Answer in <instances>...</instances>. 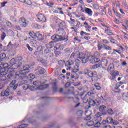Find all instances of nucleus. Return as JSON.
I'll list each match as a JSON object with an SVG mask.
<instances>
[{"instance_id":"obj_1","label":"nucleus","mask_w":128,"mask_h":128,"mask_svg":"<svg viewBox=\"0 0 128 128\" xmlns=\"http://www.w3.org/2000/svg\"><path fill=\"white\" fill-rule=\"evenodd\" d=\"M30 72V66L26 65L24 66L22 70L15 73V78H18L19 80H20L18 82L20 86L28 84V80H24L26 78V74H28Z\"/></svg>"},{"instance_id":"obj_2","label":"nucleus","mask_w":128,"mask_h":128,"mask_svg":"<svg viewBox=\"0 0 128 128\" xmlns=\"http://www.w3.org/2000/svg\"><path fill=\"white\" fill-rule=\"evenodd\" d=\"M52 40L54 41L50 42L48 44L46 45L47 48H52L54 46V42H62V40H64L66 38L60 35L54 34L52 36Z\"/></svg>"},{"instance_id":"obj_3","label":"nucleus","mask_w":128,"mask_h":128,"mask_svg":"<svg viewBox=\"0 0 128 128\" xmlns=\"http://www.w3.org/2000/svg\"><path fill=\"white\" fill-rule=\"evenodd\" d=\"M9 62L12 68L16 70L20 66H22V58L20 56L16 58H13Z\"/></svg>"},{"instance_id":"obj_4","label":"nucleus","mask_w":128,"mask_h":128,"mask_svg":"<svg viewBox=\"0 0 128 128\" xmlns=\"http://www.w3.org/2000/svg\"><path fill=\"white\" fill-rule=\"evenodd\" d=\"M89 56V62L90 64H96V62H100V53L96 52L94 55H88Z\"/></svg>"},{"instance_id":"obj_5","label":"nucleus","mask_w":128,"mask_h":128,"mask_svg":"<svg viewBox=\"0 0 128 128\" xmlns=\"http://www.w3.org/2000/svg\"><path fill=\"white\" fill-rule=\"evenodd\" d=\"M34 86H36L38 90H44L48 87V84H46L45 82H40V81H34L33 82Z\"/></svg>"},{"instance_id":"obj_6","label":"nucleus","mask_w":128,"mask_h":128,"mask_svg":"<svg viewBox=\"0 0 128 128\" xmlns=\"http://www.w3.org/2000/svg\"><path fill=\"white\" fill-rule=\"evenodd\" d=\"M92 94H94L92 92H88V94H86L84 97L82 98L83 102L86 104V102L90 100V99L92 98Z\"/></svg>"},{"instance_id":"obj_7","label":"nucleus","mask_w":128,"mask_h":128,"mask_svg":"<svg viewBox=\"0 0 128 128\" xmlns=\"http://www.w3.org/2000/svg\"><path fill=\"white\" fill-rule=\"evenodd\" d=\"M120 73L117 70H114L110 72V74L109 76L110 80H115L116 76H119Z\"/></svg>"},{"instance_id":"obj_8","label":"nucleus","mask_w":128,"mask_h":128,"mask_svg":"<svg viewBox=\"0 0 128 128\" xmlns=\"http://www.w3.org/2000/svg\"><path fill=\"white\" fill-rule=\"evenodd\" d=\"M20 22L23 28L28 26V20L24 18H22L20 20Z\"/></svg>"},{"instance_id":"obj_9","label":"nucleus","mask_w":128,"mask_h":128,"mask_svg":"<svg viewBox=\"0 0 128 128\" xmlns=\"http://www.w3.org/2000/svg\"><path fill=\"white\" fill-rule=\"evenodd\" d=\"M36 17L40 22H46V16L42 14H39L36 16Z\"/></svg>"},{"instance_id":"obj_10","label":"nucleus","mask_w":128,"mask_h":128,"mask_svg":"<svg viewBox=\"0 0 128 128\" xmlns=\"http://www.w3.org/2000/svg\"><path fill=\"white\" fill-rule=\"evenodd\" d=\"M36 72H37V74H44L46 72V70L44 68H42L41 66H38L36 70Z\"/></svg>"},{"instance_id":"obj_11","label":"nucleus","mask_w":128,"mask_h":128,"mask_svg":"<svg viewBox=\"0 0 128 128\" xmlns=\"http://www.w3.org/2000/svg\"><path fill=\"white\" fill-rule=\"evenodd\" d=\"M18 84H16V80H14L12 81V82L10 84V88L12 89V88L13 90H16L18 88Z\"/></svg>"},{"instance_id":"obj_12","label":"nucleus","mask_w":128,"mask_h":128,"mask_svg":"<svg viewBox=\"0 0 128 128\" xmlns=\"http://www.w3.org/2000/svg\"><path fill=\"white\" fill-rule=\"evenodd\" d=\"M92 112L90 110H86L85 112V115L86 116L84 118V120H90L91 117L90 116H92Z\"/></svg>"},{"instance_id":"obj_13","label":"nucleus","mask_w":128,"mask_h":128,"mask_svg":"<svg viewBox=\"0 0 128 128\" xmlns=\"http://www.w3.org/2000/svg\"><path fill=\"white\" fill-rule=\"evenodd\" d=\"M10 88H8L4 91H2L1 92L2 96H10Z\"/></svg>"},{"instance_id":"obj_14","label":"nucleus","mask_w":128,"mask_h":128,"mask_svg":"<svg viewBox=\"0 0 128 128\" xmlns=\"http://www.w3.org/2000/svg\"><path fill=\"white\" fill-rule=\"evenodd\" d=\"M87 76H89V78H97L98 77V74L96 72H89Z\"/></svg>"},{"instance_id":"obj_15","label":"nucleus","mask_w":128,"mask_h":128,"mask_svg":"<svg viewBox=\"0 0 128 128\" xmlns=\"http://www.w3.org/2000/svg\"><path fill=\"white\" fill-rule=\"evenodd\" d=\"M97 46H98V50L99 52H100V50H102L104 48V44L102 43H100V42H98L97 44Z\"/></svg>"},{"instance_id":"obj_16","label":"nucleus","mask_w":128,"mask_h":128,"mask_svg":"<svg viewBox=\"0 0 128 128\" xmlns=\"http://www.w3.org/2000/svg\"><path fill=\"white\" fill-rule=\"evenodd\" d=\"M78 68H80V66L75 65V66H74V68L70 70L72 72L73 74H76V72H78L79 70Z\"/></svg>"},{"instance_id":"obj_17","label":"nucleus","mask_w":128,"mask_h":128,"mask_svg":"<svg viewBox=\"0 0 128 128\" xmlns=\"http://www.w3.org/2000/svg\"><path fill=\"white\" fill-rule=\"evenodd\" d=\"M0 60L1 62H2V60H8L6 53H2L0 54Z\"/></svg>"},{"instance_id":"obj_18","label":"nucleus","mask_w":128,"mask_h":128,"mask_svg":"<svg viewBox=\"0 0 128 128\" xmlns=\"http://www.w3.org/2000/svg\"><path fill=\"white\" fill-rule=\"evenodd\" d=\"M85 12L88 14L90 16H92V10H90V8H86Z\"/></svg>"},{"instance_id":"obj_19","label":"nucleus","mask_w":128,"mask_h":128,"mask_svg":"<svg viewBox=\"0 0 128 128\" xmlns=\"http://www.w3.org/2000/svg\"><path fill=\"white\" fill-rule=\"evenodd\" d=\"M74 60H69L66 62V66H74Z\"/></svg>"},{"instance_id":"obj_20","label":"nucleus","mask_w":128,"mask_h":128,"mask_svg":"<svg viewBox=\"0 0 128 128\" xmlns=\"http://www.w3.org/2000/svg\"><path fill=\"white\" fill-rule=\"evenodd\" d=\"M92 98H94V97L92 96V98L89 99L88 104L90 106H96V102H94V100H92Z\"/></svg>"},{"instance_id":"obj_21","label":"nucleus","mask_w":128,"mask_h":128,"mask_svg":"<svg viewBox=\"0 0 128 128\" xmlns=\"http://www.w3.org/2000/svg\"><path fill=\"white\" fill-rule=\"evenodd\" d=\"M114 68V65L113 63H111L107 68V70L108 72H110V70H112Z\"/></svg>"},{"instance_id":"obj_22","label":"nucleus","mask_w":128,"mask_h":128,"mask_svg":"<svg viewBox=\"0 0 128 128\" xmlns=\"http://www.w3.org/2000/svg\"><path fill=\"white\" fill-rule=\"evenodd\" d=\"M88 62H89V56H88L86 57L84 56L82 59V64H86Z\"/></svg>"},{"instance_id":"obj_23","label":"nucleus","mask_w":128,"mask_h":128,"mask_svg":"<svg viewBox=\"0 0 128 128\" xmlns=\"http://www.w3.org/2000/svg\"><path fill=\"white\" fill-rule=\"evenodd\" d=\"M106 106L102 105L100 106L99 108V110L100 112H106Z\"/></svg>"},{"instance_id":"obj_24","label":"nucleus","mask_w":128,"mask_h":128,"mask_svg":"<svg viewBox=\"0 0 128 128\" xmlns=\"http://www.w3.org/2000/svg\"><path fill=\"white\" fill-rule=\"evenodd\" d=\"M7 78L10 80H14V75L12 73H10V74H8Z\"/></svg>"},{"instance_id":"obj_25","label":"nucleus","mask_w":128,"mask_h":128,"mask_svg":"<svg viewBox=\"0 0 128 128\" xmlns=\"http://www.w3.org/2000/svg\"><path fill=\"white\" fill-rule=\"evenodd\" d=\"M84 56H86V54H84L82 52L79 53L78 54V58H80V60H82V58H84Z\"/></svg>"},{"instance_id":"obj_26","label":"nucleus","mask_w":128,"mask_h":128,"mask_svg":"<svg viewBox=\"0 0 128 128\" xmlns=\"http://www.w3.org/2000/svg\"><path fill=\"white\" fill-rule=\"evenodd\" d=\"M106 122L108 124H112L114 122V118L111 117H108L106 119Z\"/></svg>"},{"instance_id":"obj_27","label":"nucleus","mask_w":128,"mask_h":128,"mask_svg":"<svg viewBox=\"0 0 128 128\" xmlns=\"http://www.w3.org/2000/svg\"><path fill=\"white\" fill-rule=\"evenodd\" d=\"M36 78V75L31 73L28 76H26V78H31V80H34Z\"/></svg>"},{"instance_id":"obj_28","label":"nucleus","mask_w":128,"mask_h":128,"mask_svg":"<svg viewBox=\"0 0 128 128\" xmlns=\"http://www.w3.org/2000/svg\"><path fill=\"white\" fill-rule=\"evenodd\" d=\"M104 32L107 34L108 36H114V33H112V30H110L106 29L104 30Z\"/></svg>"},{"instance_id":"obj_29","label":"nucleus","mask_w":128,"mask_h":128,"mask_svg":"<svg viewBox=\"0 0 128 128\" xmlns=\"http://www.w3.org/2000/svg\"><path fill=\"white\" fill-rule=\"evenodd\" d=\"M0 66H3V68H4L5 70L6 68H8V63H5L4 64H2V62H0Z\"/></svg>"},{"instance_id":"obj_30","label":"nucleus","mask_w":128,"mask_h":128,"mask_svg":"<svg viewBox=\"0 0 128 128\" xmlns=\"http://www.w3.org/2000/svg\"><path fill=\"white\" fill-rule=\"evenodd\" d=\"M6 80V76L0 75V82H4Z\"/></svg>"},{"instance_id":"obj_31","label":"nucleus","mask_w":128,"mask_h":128,"mask_svg":"<svg viewBox=\"0 0 128 128\" xmlns=\"http://www.w3.org/2000/svg\"><path fill=\"white\" fill-rule=\"evenodd\" d=\"M108 60L106 59H104L102 60V64H103V66H108Z\"/></svg>"},{"instance_id":"obj_32","label":"nucleus","mask_w":128,"mask_h":128,"mask_svg":"<svg viewBox=\"0 0 128 128\" xmlns=\"http://www.w3.org/2000/svg\"><path fill=\"white\" fill-rule=\"evenodd\" d=\"M110 40V42H112V44H118V41H116V40L114 39V38L112 36H110L108 38Z\"/></svg>"},{"instance_id":"obj_33","label":"nucleus","mask_w":128,"mask_h":128,"mask_svg":"<svg viewBox=\"0 0 128 128\" xmlns=\"http://www.w3.org/2000/svg\"><path fill=\"white\" fill-rule=\"evenodd\" d=\"M29 34L32 38H36V34H34V32L32 31L29 32Z\"/></svg>"},{"instance_id":"obj_34","label":"nucleus","mask_w":128,"mask_h":128,"mask_svg":"<svg viewBox=\"0 0 128 128\" xmlns=\"http://www.w3.org/2000/svg\"><path fill=\"white\" fill-rule=\"evenodd\" d=\"M94 122L92 120L88 122L86 124V125L88 126H94Z\"/></svg>"},{"instance_id":"obj_35","label":"nucleus","mask_w":128,"mask_h":128,"mask_svg":"<svg viewBox=\"0 0 128 128\" xmlns=\"http://www.w3.org/2000/svg\"><path fill=\"white\" fill-rule=\"evenodd\" d=\"M120 84L122 86V84H124V82H120L118 83H117L116 84V86L115 87L116 90H118V88H120Z\"/></svg>"},{"instance_id":"obj_36","label":"nucleus","mask_w":128,"mask_h":128,"mask_svg":"<svg viewBox=\"0 0 128 128\" xmlns=\"http://www.w3.org/2000/svg\"><path fill=\"white\" fill-rule=\"evenodd\" d=\"M6 71L2 68V70L0 72V76H6Z\"/></svg>"},{"instance_id":"obj_37","label":"nucleus","mask_w":128,"mask_h":128,"mask_svg":"<svg viewBox=\"0 0 128 128\" xmlns=\"http://www.w3.org/2000/svg\"><path fill=\"white\" fill-rule=\"evenodd\" d=\"M100 64H96L92 66V68L93 70H96V68H100Z\"/></svg>"},{"instance_id":"obj_38","label":"nucleus","mask_w":128,"mask_h":128,"mask_svg":"<svg viewBox=\"0 0 128 128\" xmlns=\"http://www.w3.org/2000/svg\"><path fill=\"white\" fill-rule=\"evenodd\" d=\"M94 86H95V88H96L98 90H100L102 88L100 86V84H98V83H96L94 84Z\"/></svg>"},{"instance_id":"obj_39","label":"nucleus","mask_w":128,"mask_h":128,"mask_svg":"<svg viewBox=\"0 0 128 128\" xmlns=\"http://www.w3.org/2000/svg\"><path fill=\"white\" fill-rule=\"evenodd\" d=\"M35 36H36V38H40L42 37V34H40V32H36V33Z\"/></svg>"},{"instance_id":"obj_40","label":"nucleus","mask_w":128,"mask_h":128,"mask_svg":"<svg viewBox=\"0 0 128 128\" xmlns=\"http://www.w3.org/2000/svg\"><path fill=\"white\" fill-rule=\"evenodd\" d=\"M94 128H100L102 126V124L100 122H97L94 124Z\"/></svg>"},{"instance_id":"obj_41","label":"nucleus","mask_w":128,"mask_h":128,"mask_svg":"<svg viewBox=\"0 0 128 128\" xmlns=\"http://www.w3.org/2000/svg\"><path fill=\"white\" fill-rule=\"evenodd\" d=\"M37 50L40 52H42L44 50V47L42 46H40L38 47Z\"/></svg>"},{"instance_id":"obj_42","label":"nucleus","mask_w":128,"mask_h":128,"mask_svg":"<svg viewBox=\"0 0 128 128\" xmlns=\"http://www.w3.org/2000/svg\"><path fill=\"white\" fill-rule=\"evenodd\" d=\"M104 48L105 50H112V47L108 46H106L104 44Z\"/></svg>"},{"instance_id":"obj_43","label":"nucleus","mask_w":128,"mask_h":128,"mask_svg":"<svg viewBox=\"0 0 128 128\" xmlns=\"http://www.w3.org/2000/svg\"><path fill=\"white\" fill-rule=\"evenodd\" d=\"M6 36V34L4 32H2V34H1V39L2 40H4V38Z\"/></svg>"},{"instance_id":"obj_44","label":"nucleus","mask_w":128,"mask_h":128,"mask_svg":"<svg viewBox=\"0 0 128 128\" xmlns=\"http://www.w3.org/2000/svg\"><path fill=\"white\" fill-rule=\"evenodd\" d=\"M80 62L78 59H76L75 60V64L78 66H80Z\"/></svg>"},{"instance_id":"obj_45","label":"nucleus","mask_w":128,"mask_h":128,"mask_svg":"<svg viewBox=\"0 0 128 128\" xmlns=\"http://www.w3.org/2000/svg\"><path fill=\"white\" fill-rule=\"evenodd\" d=\"M26 47L28 48V50H30V52H32V50H34V49L30 47V44H26Z\"/></svg>"},{"instance_id":"obj_46","label":"nucleus","mask_w":128,"mask_h":128,"mask_svg":"<svg viewBox=\"0 0 128 128\" xmlns=\"http://www.w3.org/2000/svg\"><path fill=\"white\" fill-rule=\"evenodd\" d=\"M95 116L97 118H100V116H102V113L98 112L97 114H96Z\"/></svg>"},{"instance_id":"obj_47","label":"nucleus","mask_w":128,"mask_h":128,"mask_svg":"<svg viewBox=\"0 0 128 128\" xmlns=\"http://www.w3.org/2000/svg\"><path fill=\"white\" fill-rule=\"evenodd\" d=\"M28 88V85L25 84L24 86H23V90H26Z\"/></svg>"},{"instance_id":"obj_48","label":"nucleus","mask_w":128,"mask_h":128,"mask_svg":"<svg viewBox=\"0 0 128 128\" xmlns=\"http://www.w3.org/2000/svg\"><path fill=\"white\" fill-rule=\"evenodd\" d=\"M108 114L110 115L114 114V111L112 109L108 110Z\"/></svg>"},{"instance_id":"obj_49","label":"nucleus","mask_w":128,"mask_h":128,"mask_svg":"<svg viewBox=\"0 0 128 128\" xmlns=\"http://www.w3.org/2000/svg\"><path fill=\"white\" fill-rule=\"evenodd\" d=\"M82 114H84V112H82V110H78L77 112V114L78 116H82Z\"/></svg>"},{"instance_id":"obj_50","label":"nucleus","mask_w":128,"mask_h":128,"mask_svg":"<svg viewBox=\"0 0 128 128\" xmlns=\"http://www.w3.org/2000/svg\"><path fill=\"white\" fill-rule=\"evenodd\" d=\"M49 6H50V8H52V6H54V2H52V0H50L49 1Z\"/></svg>"},{"instance_id":"obj_51","label":"nucleus","mask_w":128,"mask_h":128,"mask_svg":"<svg viewBox=\"0 0 128 128\" xmlns=\"http://www.w3.org/2000/svg\"><path fill=\"white\" fill-rule=\"evenodd\" d=\"M66 78L70 80V72H67L66 74Z\"/></svg>"},{"instance_id":"obj_52","label":"nucleus","mask_w":128,"mask_h":128,"mask_svg":"<svg viewBox=\"0 0 128 128\" xmlns=\"http://www.w3.org/2000/svg\"><path fill=\"white\" fill-rule=\"evenodd\" d=\"M102 128H112V126L109 124H106L103 126Z\"/></svg>"},{"instance_id":"obj_53","label":"nucleus","mask_w":128,"mask_h":128,"mask_svg":"<svg viewBox=\"0 0 128 128\" xmlns=\"http://www.w3.org/2000/svg\"><path fill=\"white\" fill-rule=\"evenodd\" d=\"M26 4H28L29 6H30V4H32V1L30 0H26Z\"/></svg>"},{"instance_id":"obj_54","label":"nucleus","mask_w":128,"mask_h":128,"mask_svg":"<svg viewBox=\"0 0 128 128\" xmlns=\"http://www.w3.org/2000/svg\"><path fill=\"white\" fill-rule=\"evenodd\" d=\"M6 24L9 28H12V23L8 21L6 22Z\"/></svg>"},{"instance_id":"obj_55","label":"nucleus","mask_w":128,"mask_h":128,"mask_svg":"<svg viewBox=\"0 0 128 128\" xmlns=\"http://www.w3.org/2000/svg\"><path fill=\"white\" fill-rule=\"evenodd\" d=\"M60 46H62V45H60V44H56V46L54 47L55 48H56V50H58V48H60Z\"/></svg>"},{"instance_id":"obj_56","label":"nucleus","mask_w":128,"mask_h":128,"mask_svg":"<svg viewBox=\"0 0 128 128\" xmlns=\"http://www.w3.org/2000/svg\"><path fill=\"white\" fill-rule=\"evenodd\" d=\"M93 7L94 8V10H98V8H100V7L98 6V4L93 5Z\"/></svg>"},{"instance_id":"obj_57","label":"nucleus","mask_w":128,"mask_h":128,"mask_svg":"<svg viewBox=\"0 0 128 128\" xmlns=\"http://www.w3.org/2000/svg\"><path fill=\"white\" fill-rule=\"evenodd\" d=\"M50 50H48V48L44 50V53L46 54H50Z\"/></svg>"},{"instance_id":"obj_58","label":"nucleus","mask_w":128,"mask_h":128,"mask_svg":"<svg viewBox=\"0 0 128 128\" xmlns=\"http://www.w3.org/2000/svg\"><path fill=\"white\" fill-rule=\"evenodd\" d=\"M84 72V74L87 75L88 74V72H90V70H88V69H86Z\"/></svg>"},{"instance_id":"obj_59","label":"nucleus","mask_w":128,"mask_h":128,"mask_svg":"<svg viewBox=\"0 0 128 128\" xmlns=\"http://www.w3.org/2000/svg\"><path fill=\"white\" fill-rule=\"evenodd\" d=\"M83 88L84 92H88V86H84L83 87Z\"/></svg>"},{"instance_id":"obj_60","label":"nucleus","mask_w":128,"mask_h":128,"mask_svg":"<svg viewBox=\"0 0 128 128\" xmlns=\"http://www.w3.org/2000/svg\"><path fill=\"white\" fill-rule=\"evenodd\" d=\"M106 122H108L106 120H104L102 122V124L103 126H106Z\"/></svg>"},{"instance_id":"obj_61","label":"nucleus","mask_w":128,"mask_h":128,"mask_svg":"<svg viewBox=\"0 0 128 128\" xmlns=\"http://www.w3.org/2000/svg\"><path fill=\"white\" fill-rule=\"evenodd\" d=\"M102 41L103 42L104 44H108V40H106L102 39Z\"/></svg>"},{"instance_id":"obj_62","label":"nucleus","mask_w":128,"mask_h":128,"mask_svg":"<svg viewBox=\"0 0 128 128\" xmlns=\"http://www.w3.org/2000/svg\"><path fill=\"white\" fill-rule=\"evenodd\" d=\"M31 42L32 44H36L38 42H36V40L33 39L31 40Z\"/></svg>"},{"instance_id":"obj_63","label":"nucleus","mask_w":128,"mask_h":128,"mask_svg":"<svg viewBox=\"0 0 128 128\" xmlns=\"http://www.w3.org/2000/svg\"><path fill=\"white\" fill-rule=\"evenodd\" d=\"M14 28H15V30H21L20 27L18 26H15Z\"/></svg>"},{"instance_id":"obj_64","label":"nucleus","mask_w":128,"mask_h":128,"mask_svg":"<svg viewBox=\"0 0 128 128\" xmlns=\"http://www.w3.org/2000/svg\"><path fill=\"white\" fill-rule=\"evenodd\" d=\"M34 54L36 56H40V52L38 51H36L34 52Z\"/></svg>"}]
</instances>
